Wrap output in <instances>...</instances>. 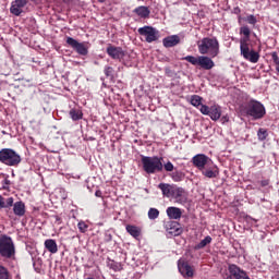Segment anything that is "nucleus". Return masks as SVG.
I'll return each mask as SVG.
<instances>
[{
    "label": "nucleus",
    "instance_id": "1",
    "mask_svg": "<svg viewBox=\"0 0 279 279\" xmlns=\"http://www.w3.org/2000/svg\"><path fill=\"white\" fill-rule=\"evenodd\" d=\"M192 162L205 178L214 179L219 177V168L213 163V159L204 154H198L192 158Z\"/></svg>",
    "mask_w": 279,
    "mask_h": 279
},
{
    "label": "nucleus",
    "instance_id": "2",
    "mask_svg": "<svg viewBox=\"0 0 279 279\" xmlns=\"http://www.w3.org/2000/svg\"><path fill=\"white\" fill-rule=\"evenodd\" d=\"M240 34L245 36L244 38L240 39L241 56H243L244 60H248V62L256 64V62L260 60V54L254 50H250V44H247V41L250 40V34H252V31H250L248 26H242L240 28Z\"/></svg>",
    "mask_w": 279,
    "mask_h": 279
},
{
    "label": "nucleus",
    "instance_id": "3",
    "mask_svg": "<svg viewBox=\"0 0 279 279\" xmlns=\"http://www.w3.org/2000/svg\"><path fill=\"white\" fill-rule=\"evenodd\" d=\"M197 47L202 56L208 54L210 58H217V56H219V40L215 37H205L202 40H198Z\"/></svg>",
    "mask_w": 279,
    "mask_h": 279
},
{
    "label": "nucleus",
    "instance_id": "4",
    "mask_svg": "<svg viewBox=\"0 0 279 279\" xmlns=\"http://www.w3.org/2000/svg\"><path fill=\"white\" fill-rule=\"evenodd\" d=\"M142 167L145 173H148L149 175L160 173V171H162V158L157 156H142Z\"/></svg>",
    "mask_w": 279,
    "mask_h": 279
},
{
    "label": "nucleus",
    "instance_id": "5",
    "mask_svg": "<svg viewBox=\"0 0 279 279\" xmlns=\"http://www.w3.org/2000/svg\"><path fill=\"white\" fill-rule=\"evenodd\" d=\"M0 162L7 165V167H16L17 165H21V155L14 149L2 148L0 150Z\"/></svg>",
    "mask_w": 279,
    "mask_h": 279
},
{
    "label": "nucleus",
    "instance_id": "6",
    "mask_svg": "<svg viewBox=\"0 0 279 279\" xmlns=\"http://www.w3.org/2000/svg\"><path fill=\"white\" fill-rule=\"evenodd\" d=\"M16 254V248L14 247V241L8 235L0 236V256L2 258H12Z\"/></svg>",
    "mask_w": 279,
    "mask_h": 279
},
{
    "label": "nucleus",
    "instance_id": "7",
    "mask_svg": "<svg viewBox=\"0 0 279 279\" xmlns=\"http://www.w3.org/2000/svg\"><path fill=\"white\" fill-rule=\"evenodd\" d=\"M244 112L253 119H263L265 117V106L256 100H251L244 107Z\"/></svg>",
    "mask_w": 279,
    "mask_h": 279
},
{
    "label": "nucleus",
    "instance_id": "8",
    "mask_svg": "<svg viewBox=\"0 0 279 279\" xmlns=\"http://www.w3.org/2000/svg\"><path fill=\"white\" fill-rule=\"evenodd\" d=\"M199 112L207 117H210L211 121H219L221 119V106L213 105L208 107L206 105H202L199 108Z\"/></svg>",
    "mask_w": 279,
    "mask_h": 279
},
{
    "label": "nucleus",
    "instance_id": "9",
    "mask_svg": "<svg viewBox=\"0 0 279 279\" xmlns=\"http://www.w3.org/2000/svg\"><path fill=\"white\" fill-rule=\"evenodd\" d=\"M138 34L144 36L146 43H156V40L160 38L158 31L151 26H144L138 28Z\"/></svg>",
    "mask_w": 279,
    "mask_h": 279
},
{
    "label": "nucleus",
    "instance_id": "10",
    "mask_svg": "<svg viewBox=\"0 0 279 279\" xmlns=\"http://www.w3.org/2000/svg\"><path fill=\"white\" fill-rule=\"evenodd\" d=\"M228 271L227 279H250L247 272L234 264L229 265Z\"/></svg>",
    "mask_w": 279,
    "mask_h": 279
},
{
    "label": "nucleus",
    "instance_id": "11",
    "mask_svg": "<svg viewBox=\"0 0 279 279\" xmlns=\"http://www.w3.org/2000/svg\"><path fill=\"white\" fill-rule=\"evenodd\" d=\"M107 53L112 60H119L120 62L125 58V51L121 47L109 45L107 47Z\"/></svg>",
    "mask_w": 279,
    "mask_h": 279
},
{
    "label": "nucleus",
    "instance_id": "12",
    "mask_svg": "<svg viewBox=\"0 0 279 279\" xmlns=\"http://www.w3.org/2000/svg\"><path fill=\"white\" fill-rule=\"evenodd\" d=\"M66 44L70 47H72V49H75V51L78 52L80 56L88 54V48H86V45L78 43L76 39H73L72 37H68Z\"/></svg>",
    "mask_w": 279,
    "mask_h": 279
},
{
    "label": "nucleus",
    "instance_id": "13",
    "mask_svg": "<svg viewBox=\"0 0 279 279\" xmlns=\"http://www.w3.org/2000/svg\"><path fill=\"white\" fill-rule=\"evenodd\" d=\"M25 5H27V0H15L11 3L10 12L14 16H21L23 14V10H25Z\"/></svg>",
    "mask_w": 279,
    "mask_h": 279
},
{
    "label": "nucleus",
    "instance_id": "14",
    "mask_svg": "<svg viewBox=\"0 0 279 279\" xmlns=\"http://www.w3.org/2000/svg\"><path fill=\"white\" fill-rule=\"evenodd\" d=\"M178 268L180 274L184 276V278H193L194 270H193V267L189 265V263L180 259L178 262Z\"/></svg>",
    "mask_w": 279,
    "mask_h": 279
},
{
    "label": "nucleus",
    "instance_id": "15",
    "mask_svg": "<svg viewBox=\"0 0 279 279\" xmlns=\"http://www.w3.org/2000/svg\"><path fill=\"white\" fill-rule=\"evenodd\" d=\"M198 66L205 71H210L215 66V61L210 57L201 56L198 60Z\"/></svg>",
    "mask_w": 279,
    "mask_h": 279
},
{
    "label": "nucleus",
    "instance_id": "16",
    "mask_svg": "<svg viewBox=\"0 0 279 279\" xmlns=\"http://www.w3.org/2000/svg\"><path fill=\"white\" fill-rule=\"evenodd\" d=\"M171 197L175 199L178 204H184V202H186V192H184L182 187H174Z\"/></svg>",
    "mask_w": 279,
    "mask_h": 279
},
{
    "label": "nucleus",
    "instance_id": "17",
    "mask_svg": "<svg viewBox=\"0 0 279 279\" xmlns=\"http://www.w3.org/2000/svg\"><path fill=\"white\" fill-rule=\"evenodd\" d=\"M158 189L162 192L163 197H172L175 185L169 183H159Z\"/></svg>",
    "mask_w": 279,
    "mask_h": 279
},
{
    "label": "nucleus",
    "instance_id": "18",
    "mask_svg": "<svg viewBox=\"0 0 279 279\" xmlns=\"http://www.w3.org/2000/svg\"><path fill=\"white\" fill-rule=\"evenodd\" d=\"M162 43H163V47L166 48L175 47V45H180V36L178 35L168 36L163 38Z\"/></svg>",
    "mask_w": 279,
    "mask_h": 279
},
{
    "label": "nucleus",
    "instance_id": "19",
    "mask_svg": "<svg viewBox=\"0 0 279 279\" xmlns=\"http://www.w3.org/2000/svg\"><path fill=\"white\" fill-rule=\"evenodd\" d=\"M169 219H181L182 218V209L178 207H168L166 210Z\"/></svg>",
    "mask_w": 279,
    "mask_h": 279
},
{
    "label": "nucleus",
    "instance_id": "20",
    "mask_svg": "<svg viewBox=\"0 0 279 279\" xmlns=\"http://www.w3.org/2000/svg\"><path fill=\"white\" fill-rule=\"evenodd\" d=\"M13 213L17 217H23L25 215V203L23 202H16L13 205Z\"/></svg>",
    "mask_w": 279,
    "mask_h": 279
},
{
    "label": "nucleus",
    "instance_id": "21",
    "mask_svg": "<svg viewBox=\"0 0 279 279\" xmlns=\"http://www.w3.org/2000/svg\"><path fill=\"white\" fill-rule=\"evenodd\" d=\"M45 247L50 254H56L58 252V243H56V240H46Z\"/></svg>",
    "mask_w": 279,
    "mask_h": 279
},
{
    "label": "nucleus",
    "instance_id": "22",
    "mask_svg": "<svg viewBox=\"0 0 279 279\" xmlns=\"http://www.w3.org/2000/svg\"><path fill=\"white\" fill-rule=\"evenodd\" d=\"M126 232H129V234H131V236L134 239H138V236H141V228L136 226L128 225Z\"/></svg>",
    "mask_w": 279,
    "mask_h": 279
},
{
    "label": "nucleus",
    "instance_id": "23",
    "mask_svg": "<svg viewBox=\"0 0 279 279\" xmlns=\"http://www.w3.org/2000/svg\"><path fill=\"white\" fill-rule=\"evenodd\" d=\"M134 12L137 16H141V19H147V16H149V9L147 7H138Z\"/></svg>",
    "mask_w": 279,
    "mask_h": 279
},
{
    "label": "nucleus",
    "instance_id": "24",
    "mask_svg": "<svg viewBox=\"0 0 279 279\" xmlns=\"http://www.w3.org/2000/svg\"><path fill=\"white\" fill-rule=\"evenodd\" d=\"M70 117H71L72 121H80V119H82V117H84V113H82V110L72 109L70 111Z\"/></svg>",
    "mask_w": 279,
    "mask_h": 279
},
{
    "label": "nucleus",
    "instance_id": "25",
    "mask_svg": "<svg viewBox=\"0 0 279 279\" xmlns=\"http://www.w3.org/2000/svg\"><path fill=\"white\" fill-rule=\"evenodd\" d=\"M170 178H172L173 182H182L184 180V173L177 170L170 174Z\"/></svg>",
    "mask_w": 279,
    "mask_h": 279
},
{
    "label": "nucleus",
    "instance_id": "26",
    "mask_svg": "<svg viewBox=\"0 0 279 279\" xmlns=\"http://www.w3.org/2000/svg\"><path fill=\"white\" fill-rule=\"evenodd\" d=\"M209 243H213V238H210V235H207L196 245V247L197 250H204V247H206V245H209Z\"/></svg>",
    "mask_w": 279,
    "mask_h": 279
},
{
    "label": "nucleus",
    "instance_id": "27",
    "mask_svg": "<svg viewBox=\"0 0 279 279\" xmlns=\"http://www.w3.org/2000/svg\"><path fill=\"white\" fill-rule=\"evenodd\" d=\"M191 105L194 106L195 108H202V97L198 95H194L191 97Z\"/></svg>",
    "mask_w": 279,
    "mask_h": 279
},
{
    "label": "nucleus",
    "instance_id": "28",
    "mask_svg": "<svg viewBox=\"0 0 279 279\" xmlns=\"http://www.w3.org/2000/svg\"><path fill=\"white\" fill-rule=\"evenodd\" d=\"M186 62H190V64H193L194 66H199V57L194 56H187L184 58Z\"/></svg>",
    "mask_w": 279,
    "mask_h": 279
},
{
    "label": "nucleus",
    "instance_id": "29",
    "mask_svg": "<svg viewBox=\"0 0 279 279\" xmlns=\"http://www.w3.org/2000/svg\"><path fill=\"white\" fill-rule=\"evenodd\" d=\"M160 217V211L157 208H150L148 210V219H158Z\"/></svg>",
    "mask_w": 279,
    "mask_h": 279
},
{
    "label": "nucleus",
    "instance_id": "30",
    "mask_svg": "<svg viewBox=\"0 0 279 279\" xmlns=\"http://www.w3.org/2000/svg\"><path fill=\"white\" fill-rule=\"evenodd\" d=\"M0 279H10V270L0 265Z\"/></svg>",
    "mask_w": 279,
    "mask_h": 279
},
{
    "label": "nucleus",
    "instance_id": "31",
    "mask_svg": "<svg viewBox=\"0 0 279 279\" xmlns=\"http://www.w3.org/2000/svg\"><path fill=\"white\" fill-rule=\"evenodd\" d=\"M257 136L259 141H265L268 136L267 130L265 129H259L257 132Z\"/></svg>",
    "mask_w": 279,
    "mask_h": 279
},
{
    "label": "nucleus",
    "instance_id": "32",
    "mask_svg": "<svg viewBox=\"0 0 279 279\" xmlns=\"http://www.w3.org/2000/svg\"><path fill=\"white\" fill-rule=\"evenodd\" d=\"M77 228H78L80 232L84 233L88 230V225H86V222H84V221H80L77 223Z\"/></svg>",
    "mask_w": 279,
    "mask_h": 279
},
{
    "label": "nucleus",
    "instance_id": "33",
    "mask_svg": "<svg viewBox=\"0 0 279 279\" xmlns=\"http://www.w3.org/2000/svg\"><path fill=\"white\" fill-rule=\"evenodd\" d=\"M14 206V198L13 197H9L4 201V206L3 208H10Z\"/></svg>",
    "mask_w": 279,
    "mask_h": 279
},
{
    "label": "nucleus",
    "instance_id": "34",
    "mask_svg": "<svg viewBox=\"0 0 279 279\" xmlns=\"http://www.w3.org/2000/svg\"><path fill=\"white\" fill-rule=\"evenodd\" d=\"M162 169H165V171L171 172L173 171L174 167L171 161H168L167 163L162 165Z\"/></svg>",
    "mask_w": 279,
    "mask_h": 279
},
{
    "label": "nucleus",
    "instance_id": "35",
    "mask_svg": "<svg viewBox=\"0 0 279 279\" xmlns=\"http://www.w3.org/2000/svg\"><path fill=\"white\" fill-rule=\"evenodd\" d=\"M246 21H247V23H248L250 25H256V23H257L256 16H254V15H248V16L246 17Z\"/></svg>",
    "mask_w": 279,
    "mask_h": 279
},
{
    "label": "nucleus",
    "instance_id": "36",
    "mask_svg": "<svg viewBox=\"0 0 279 279\" xmlns=\"http://www.w3.org/2000/svg\"><path fill=\"white\" fill-rule=\"evenodd\" d=\"M181 233H182V228L170 229V234H173L174 236H180Z\"/></svg>",
    "mask_w": 279,
    "mask_h": 279
},
{
    "label": "nucleus",
    "instance_id": "37",
    "mask_svg": "<svg viewBox=\"0 0 279 279\" xmlns=\"http://www.w3.org/2000/svg\"><path fill=\"white\" fill-rule=\"evenodd\" d=\"M112 68L108 66L105 69V75H107V77H110V75H112Z\"/></svg>",
    "mask_w": 279,
    "mask_h": 279
},
{
    "label": "nucleus",
    "instance_id": "38",
    "mask_svg": "<svg viewBox=\"0 0 279 279\" xmlns=\"http://www.w3.org/2000/svg\"><path fill=\"white\" fill-rule=\"evenodd\" d=\"M110 268L111 269H113V271H119V264H114V262H112L111 264H110Z\"/></svg>",
    "mask_w": 279,
    "mask_h": 279
},
{
    "label": "nucleus",
    "instance_id": "39",
    "mask_svg": "<svg viewBox=\"0 0 279 279\" xmlns=\"http://www.w3.org/2000/svg\"><path fill=\"white\" fill-rule=\"evenodd\" d=\"M5 206V198L0 195V208H3Z\"/></svg>",
    "mask_w": 279,
    "mask_h": 279
},
{
    "label": "nucleus",
    "instance_id": "40",
    "mask_svg": "<svg viewBox=\"0 0 279 279\" xmlns=\"http://www.w3.org/2000/svg\"><path fill=\"white\" fill-rule=\"evenodd\" d=\"M221 123H228V121H230V118L228 116H223L221 119H220Z\"/></svg>",
    "mask_w": 279,
    "mask_h": 279
},
{
    "label": "nucleus",
    "instance_id": "41",
    "mask_svg": "<svg viewBox=\"0 0 279 279\" xmlns=\"http://www.w3.org/2000/svg\"><path fill=\"white\" fill-rule=\"evenodd\" d=\"M101 195H104V194L101 193V190H97V191L95 192V196H96V197H101Z\"/></svg>",
    "mask_w": 279,
    "mask_h": 279
},
{
    "label": "nucleus",
    "instance_id": "42",
    "mask_svg": "<svg viewBox=\"0 0 279 279\" xmlns=\"http://www.w3.org/2000/svg\"><path fill=\"white\" fill-rule=\"evenodd\" d=\"M262 186H268L269 185V181L264 180L260 182Z\"/></svg>",
    "mask_w": 279,
    "mask_h": 279
},
{
    "label": "nucleus",
    "instance_id": "43",
    "mask_svg": "<svg viewBox=\"0 0 279 279\" xmlns=\"http://www.w3.org/2000/svg\"><path fill=\"white\" fill-rule=\"evenodd\" d=\"M99 1V3H104L106 0H98Z\"/></svg>",
    "mask_w": 279,
    "mask_h": 279
},
{
    "label": "nucleus",
    "instance_id": "44",
    "mask_svg": "<svg viewBox=\"0 0 279 279\" xmlns=\"http://www.w3.org/2000/svg\"><path fill=\"white\" fill-rule=\"evenodd\" d=\"M275 1H278V0H275Z\"/></svg>",
    "mask_w": 279,
    "mask_h": 279
}]
</instances>
